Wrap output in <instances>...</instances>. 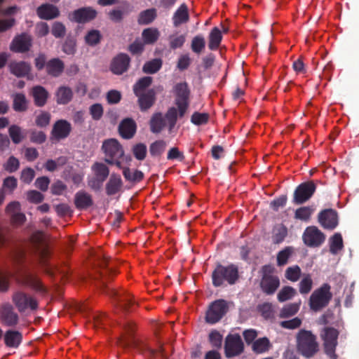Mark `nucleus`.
I'll use <instances>...</instances> for the list:
<instances>
[{
  "label": "nucleus",
  "instance_id": "1",
  "mask_svg": "<svg viewBox=\"0 0 359 359\" xmlns=\"http://www.w3.org/2000/svg\"><path fill=\"white\" fill-rule=\"evenodd\" d=\"M123 333L118 339V344L123 347H134L137 348L148 359H165L162 345L158 349H154L141 342L135 336V326L133 321L126 320L121 324Z\"/></svg>",
  "mask_w": 359,
  "mask_h": 359
},
{
  "label": "nucleus",
  "instance_id": "2",
  "mask_svg": "<svg viewBox=\"0 0 359 359\" xmlns=\"http://www.w3.org/2000/svg\"><path fill=\"white\" fill-rule=\"evenodd\" d=\"M111 271H95L93 278L100 287H104V292L114 299L117 305L126 311H128L133 305L135 301L129 293L126 291H118L114 288H109L106 286L107 282L111 278Z\"/></svg>",
  "mask_w": 359,
  "mask_h": 359
},
{
  "label": "nucleus",
  "instance_id": "3",
  "mask_svg": "<svg viewBox=\"0 0 359 359\" xmlns=\"http://www.w3.org/2000/svg\"><path fill=\"white\" fill-rule=\"evenodd\" d=\"M297 348L305 358L313 357L318 351L316 336L311 331L299 330L297 335Z\"/></svg>",
  "mask_w": 359,
  "mask_h": 359
},
{
  "label": "nucleus",
  "instance_id": "4",
  "mask_svg": "<svg viewBox=\"0 0 359 359\" xmlns=\"http://www.w3.org/2000/svg\"><path fill=\"white\" fill-rule=\"evenodd\" d=\"M330 289L331 287L329 284L324 283L322 286L313 292L309 298V306L311 310L318 312L329 304L332 298Z\"/></svg>",
  "mask_w": 359,
  "mask_h": 359
},
{
  "label": "nucleus",
  "instance_id": "5",
  "mask_svg": "<svg viewBox=\"0 0 359 359\" xmlns=\"http://www.w3.org/2000/svg\"><path fill=\"white\" fill-rule=\"evenodd\" d=\"M224 354L227 358L241 355L245 350L244 343L238 334H229L224 340Z\"/></svg>",
  "mask_w": 359,
  "mask_h": 359
},
{
  "label": "nucleus",
  "instance_id": "6",
  "mask_svg": "<svg viewBox=\"0 0 359 359\" xmlns=\"http://www.w3.org/2000/svg\"><path fill=\"white\" fill-rule=\"evenodd\" d=\"M227 302L224 299H217L212 302L205 314V322L213 325L219 322L228 311Z\"/></svg>",
  "mask_w": 359,
  "mask_h": 359
},
{
  "label": "nucleus",
  "instance_id": "7",
  "mask_svg": "<svg viewBox=\"0 0 359 359\" xmlns=\"http://www.w3.org/2000/svg\"><path fill=\"white\" fill-rule=\"evenodd\" d=\"M316 190V184L313 180L301 183L294 189L292 203L295 205L306 203L313 196Z\"/></svg>",
  "mask_w": 359,
  "mask_h": 359
},
{
  "label": "nucleus",
  "instance_id": "8",
  "mask_svg": "<svg viewBox=\"0 0 359 359\" xmlns=\"http://www.w3.org/2000/svg\"><path fill=\"white\" fill-rule=\"evenodd\" d=\"M339 332L334 327H327L323 330L321 334L323 340V345L325 353L332 359H336L335 354L336 346H337V339Z\"/></svg>",
  "mask_w": 359,
  "mask_h": 359
},
{
  "label": "nucleus",
  "instance_id": "9",
  "mask_svg": "<svg viewBox=\"0 0 359 359\" xmlns=\"http://www.w3.org/2000/svg\"><path fill=\"white\" fill-rule=\"evenodd\" d=\"M175 104L177 108L171 107L167 110L165 113V118L168 121V129L169 133H172L177 123L178 117L182 118L185 115L189 108V102H183L182 103H175Z\"/></svg>",
  "mask_w": 359,
  "mask_h": 359
},
{
  "label": "nucleus",
  "instance_id": "10",
  "mask_svg": "<svg viewBox=\"0 0 359 359\" xmlns=\"http://www.w3.org/2000/svg\"><path fill=\"white\" fill-rule=\"evenodd\" d=\"M102 149L105 154L104 161L116 158H123L124 151L121 144L116 139H109L103 142Z\"/></svg>",
  "mask_w": 359,
  "mask_h": 359
},
{
  "label": "nucleus",
  "instance_id": "11",
  "mask_svg": "<svg viewBox=\"0 0 359 359\" xmlns=\"http://www.w3.org/2000/svg\"><path fill=\"white\" fill-rule=\"evenodd\" d=\"M304 243L309 247H319L325 240V234L315 226L306 228L302 235Z\"/></svg>",
  "mask_w": 359,
  "mask_h": 359
},
{
  "label": "nucleus",
  "instance_id": "12",
  "mask_svg": "<svg viewBox=\"0 0 359 359\" xmlns=\"http://www.w3.org/2000/svg\"><path fill=\"white\" fill-rule=\"evenodd\" d=\"M97 16V11L90 6L82 7L74 11L69 16L71 21L79 24H84L95 20Z\"/></svg>",
  "mask_w": 359,
  "mask_h": 359
},
{
  "label": "nucleus",
  "instance_id": "13",
  "mask_svg": "<svg viewBox=\"0 0 359 359\" xmlns=\"http://www.w3.org/2000/svg\"><path fill=\"white\" fill-rule=\"evenodd\" d=\"M318 222L323 229L333 230L339 224L337 212L332 208L323 210L318 213Z\"/></svg>",
  "mask_w": 359,
  "mask_h": 359
},
{
  "label": "nucleus",
  "instance_id": "14",
  "mask_svg": "<svg viewBox=\"0 0 359 359\" xmlns=\"http://www.w3.org/2000/svg\"><path fill=\"white\" fill-rule=\"evenodd\" d=\"M13 302L20 312H24L29 308L36 310L38 308L37 301L24 292H16L13 297Z\"/></svg>",
  "mask_w": 359,
  "mask_h": 359
},
{
  "label": "nucleus",
  "instance_id": "15",
  "mask_svg": "<svg viewBox=\"0 0 359 359\" xmlns=\"http://www.w3.org/2000/svg\"><path fill=\"white\" fill-rule=\"evenodd\" d=\"M238 272V271H213L212 283L215 287H219L225 282L234 284L239 277Z\"/></svg>",
  "mask_w": 359,
  "mask_h": 359
},
{
  "label": "nucleus",
  "instance_id": "16",
  "mask_svg": "<svg viewBox=\"0 0 359 359\" xmlns=\"http://www.w3.org/2000/svg\"><path fill=\"white\" fill-rule=\"evenodd\" d=\"M32 45V39L27 33H22L16 36L12 41L10 49L15 53H26L30 50Z\"/></svg>",
  "mask_w": 359,
  "mask_h": 359
},
{
  "label": "nucleus",
  "instance_id": "17",
  "mask_svg": "<svg viewBox=\"0 0 359 359\" xmlns=\"http://www.w3.org/2000/svg\"><path fill=\"white\" fill-rule=\"evenodd\" d=\"M130 58L126 53H118L111 60L110 70L116 75L126 72L130 67Z\"/></svg>",
  "mask_w": 359,
  "mask_h": 359
},
{
  "label": "nucleus",
  "instance_id": "18",
  "mask_svg": "<svg viewBox=\"0 0 359 359\" xmlns=\"http://www.w3.org/2000/svg\"><path fill=\"white\" fill-rule=\"evenodd\" d=\"M72 131L71 124L66 120L60 119L57 121L53 126L50 135L52 141H60L67 138Z\"/></svg>",
  "mask_w": 359,
  "mask_h": 359
},
{
  "label": "nucleus",
  "instance_id": "19",
  "mask_svg": "<svg viewBox=\"0 0 359 359\" xmlns=\"http://www.w3.org/2000/svg\"><path fill=\"white\" fill-rule=\"evenodd\" d=\"M280 285V280L277 276L265 273L260 283L262 291L266 294H273Z\"/></svg>",
  "mask_w": 359,
  "mask_h": 359
},
{
  "label": "nucleus",
  "instance_id": "20",
  "mask_svg": "<svg viewBox=\"0 0 359 359\" xmlns=\"http://www.w3.org/2000/svg\"><path fill=\"white\" fill-rule=\"evenodd\" d=\"M136 130L137 124L131 118H126L119 123L118 133L123 139H131L135 135Z\"/></svg>",
  "mask_w": 359,
  "mask_h": 359
},
{
  "label": "nucleus",
  "instance_id": "21",
  "mask_svg": "<svg viewBox=\"0 0 359 359\" xmlns=\"http://www.w3.org/2000/svg\"><path fill=\"white\" fill-rule=\"evenodd\" d=\"M0 317L1 321L7 326H14L18 323V315L14 311L13 307L8 304L2 306Z\"/></svg>",
  "mask_w": 359,
  "mask_h": 359
},
{
  "label": "nucleus",
  "instance_id": "22",
  "mask_svg": "<svg viewBox=\"0 0 359 359\" xmlns=\"http://www.w3.org/2000/svg\"><path fill=\"white\" fill-rule=\"evenodd\" d=\"M136 96L138 97L137 102L142 111H146L150 109L154 104L156 99V92L154 89H149Z\"/></svg>",
  "mask_w": 359,
  "mask_h": 359
},
{
  "label": "nucleus",
  "instance_id": "23",
  "mask_svg": "<svg viewBox=\"0 0 359 359\" xmlns=\"http://www.w3.org/2000/svg\"><path fill=\"white\" fill-rule=\"evenodd\" d=\"M36 14L40 19L49 20L57 18L60 11L53 4H43L37 8Z\"/></svg>",
  "mask_w": 359,
  "mask_h": 359
},
{
  "label": "nucleus",
  "instance_id": "24",
  "mask_svg": "<svg viewBox=\"0 0 359 359\" xmlns=\"http://www.w3.org/2000/svg\"><path fill=\"white\" fill-rule=\"evenodd\" d=\"M150 131L154 134L160 133L168 124L165 114L161 112H155L152 114L149 120Z\"/></svg>",
  "mask_w": 359,
  "mask_h": 359
},
{
  "label": "nucleus",
  "instance_id": "25",
  "mask_svg": "<svg viewBox=\"0 0 359 359\" xmlns=\"http://www.w3.org/2000/svg\"><path fill=\"white\" fill-rule=\"evenodd\" d=\"M123 4L124 6L123 9L119 8H114L108 13V18L111 22L121 23L123 20L125 15L133 11V8L128 1H123Z\"/></svg>",
  "mask_w": 359,
  "mask_h": 359
},
{
  "label": "nucleus",
  "instance_id": "26",
  "mask_svg": "<svg viewBox=\"0 0 359 359\" xmlns=\"http://www.w3.org/2000/svg\"><path fill=\"white\" fill-rule=\"evenodd\" d=\"M123 182L120 175L113 172L105 186L107 196L116 194L122 188Z\"/></svg>",
  "mask_w": 359,
  "mask_h": 359
},
{
  "label": "nucleus",
  "instance_id": "27",
  "mask_svg": "<svg viewBox=\"0 0 359 359\" xmlns=\"http://www.w3.org/2000/svg\"><path fill=\"white\" fill-rule=\"evenodd\" d=\"M175 95V103L189 102L190 90L186 82L177 83L173 88Z\"/></svg>",
  "mask_w": 359,
  "mask_h": 359
},
{
  "label": "nucleus",
  "instance_id": "28",
  "mask_svg": "<svg viewBox=\"0 0 359 359\" xmlns=\"http://www.w3.org/2000/svg\"><path fill=\"white\" fill-rule=\"evenodd\" d=\"M93 204L92 196L84 191H79L74 196V205L78 210H84Z\"/></svg>",
  "mask_w": 359,
  "mask_h": 359
},
{
  "label": "nucleus",
  "instance_id": "29",
  "mask_svg": "<svg viewBox=\"0 0 359 359\" xmlns=\"http://www.w3.org/2000/svg\"><path fill=\"white\" fill-rule=\"evenodd\" d=\"M8 67L11 73L17 77H24L27 75L31 70L30 65L24 61L11 62Z\"/></svg>",
  "mask_w": 359,
  "mask_h": 359
},
{
  "label": "nucleus",
  "instance_id": "30",
  "mask_svg": "<svg viewBox=\"0 0 359 359\" xmlns=\"http://www.w3.org/2000/svg\"><path fill=\"white\" fill-rule=\"evenodd\" d=\"M189 20V15L187 6L185 4H182L172 16L173 25L175 27H177L182 24L187 22Z\"/></svg>",
  "mask_w": 359,
  "mask_h": 359
},
{
  "label": "nucleus",
  "instance_id": "31",
  "mask_svg": "<svg viewBox=\"0 0 359 359\" xmlns=\"http://www.w3.org/2000/svg\"><path fill=\"white\" fill-rule=\"evenodd\" d=\"M47 73L54 77L59 76L64 70L63 62L59 58L50 60L46 65Z\"/></svg>",
  "mask_w": 359,
  "mask_h": 359
},
{
  "label": "nucleus",
  "instance_id": "32",
  "mask_svg": "<svg viewBox=\"0 0 359 359\" xmlns=\"http://www.w3.org/2000/svg\"><path fill=\"white\" fill-rule=\"evenodd\" d=\"M24 283L41 294L47 293L46 287L42 284L41 280L35 276L31 274L25 275Z\"/></svg>",
  "mask_w": 359,
  "mask_h": 359
},
{
  "label": "nucleus",
  "instance_id": "33",
  "mask_svg": "<svg viewBox=\"0 0 359 359\" xmlns=\"http://www.w3.org/2000/svg\"><path fill=\"white\" fill-rule=\"evenodd\" d=\"M22 340V334L15 330H8L4 335L5 344L11 348L19 346Z\"/></svg>",
  "mask_w": 359,
  "mask_h": 359
},
{
  "label": "nucleus",
  "instance_id": "34",
  "mask_svg": "<svg viewBox=\"0 0 359 359\" xmlns=\"http://www.w3.org/2000/svg\"><path fill=\"white\" fill-rule=\"evenodd\" d=\"M222 40V32L218 27H213L208 35V48L211 50H217L220 46Z\"/></svg>",
  "mask_w": 359,
  "mask_h": 359
},
{
  "label": "nucleus",
  "instance_id": "35",
  "mask_svg": "<svg viewBox=\"0 0 359 359\" xmlns=\"http://www.w3.org/2000/svg\"><path fill=\"white\" fill-rule=\"evenodd\" d=\"M32 95L35 104L38 107H43L46 103L48 93L43 87L36 86L32 88Z\"/></svg>",
  "mask_w": 359,
  "mask_h": 359
},
{
  "label": "nucleus",
  "instance_id": "36",
  "mask_svg": "<svg viewBox=\"0 0 359 359\" xmlns=\"http://www.w3.org/2000/svg\"><path fill=\"white\" fill-rule=\"evenodd\" d=\"M157 17V11L154 8L146 9L139 13L137 22L141 25L151 24Z\"/></svg>",
  "mask_w": 359,
  "mask_h": 359
},
{
  "label": "nucleus",
  "instance_id": "37",
  "mask_svg": "<svg viewBox=\"0 0 359 359\" xmlns=\"http://www.w3.org/2000/svg\"><path fill=\"white\" fill-rule=\"evenodd\" d=\"M56 102L59 104H68L73 97V92L69 87L61 86L56 93Z\"/></svg>",
  "mask_w": 359,
  "mask_h": 359
},
{
  "label": "nucleus",
  "instance_id": "38",
  "mask_svg": "<svg viewBox=\"0 0 359 359\" xmlns=\"http://www.w3.org/2000/svg\"><path fill=\"white\" fill-rule=\"evenodd\" d=\"M271 345L269 339L264 337L256 339L252 344V350L257 354L265 353L269 350Z\"/></svg>",
  "mask_w": 359,
  "mask_h": 359
},
{
  "label": "nucleus",
  "instance_id": "39",
  "mask_svg": "<svg viewBox=\"0 0 359 359\" xmlns=\"http://www.w3.org/2000/svg\"><path fill=\"white\" fill-rule=\"evenodd\" d=\"M94 177L105 181L109 175V168L103 163L95 162L91 166Z\"/></svg>",
  "mask_w": 359,
  "mask_h": 359
},
{
  "label": "nucleus",
  "instance_id": "40",
  "mask_svg": "<svg viewBox=\"0 0 359 359\" xmlns=\"http://www.w3.org/2000/svg\"><path fill=\"white\" fill-rule=\"evenodd\" d=\"M294 253L295 249L293 247H285L277 254V265L280 267L285 266Z\"/></svg>",
  "mask_w": 359,
  "mask_h": 359
},
{
  "label": "nucleus",
  "instance_id": "41",
  "mask_svg": "<svg viewBox=\"0 0 359 359\" xmlns=\"http://www.w3.org/2000/svg\"><path fill=\"white\" fill-rule=\"evenodd\" d=\"M13 108L15 111L23 112L27 109V100L23 93H15L13 95Z\"/></svg>",
  "mask_w": 359,
  "mask_h": 359
},
{
  "label": "nucleus",
  "instance_id": "42",
  "mask_svg": "<svg viewBox=\"0 0 359 359\" xmlns=\"http://www.w3.org/2000/svg\"><path fill=\"white\" fill-rule=\"evenodd\" d=\"M123 175L126 180L133 183L140 182L144 178V173L141 170H132L128 167L123 168Z\"/></svg>",
  "mask_w": 359,
  "mask_h": 359
},
{
  "label": "nucleus",
  "instance_id": "43",
  "mask_svg": "<svg viewBox=\"0 0 359 359\" xmlns=\"http://www.w3.org/2000/svg\"><path fill=\"white\" fill-rule=\"evenodd\" d=\"M160 33L156 28L144 29L142 33V39L145 44H153L159 38Z\"/></svg>",
  "mask_w": 359,
  "mask_h": 359
},
{
  "label": "nucleus",
  "instance_id": "44",
  "mask_svg": "<svg viewBox=\"0 0 359 359\" xmlns=\"http://www.w3.org/2000/svg\"><path fill=\"white\" fill-rule=\"evenodd\" d=\"M151 76H144L140 79L133 86V92L135 95L144 93V90L151 84Z\"/></svg>",
  "mask_w": 359,
  "mask_h": 359
},
{
  "label": "nucleus",
  "instance_id": "45",
  "mask_svg": "<svg viewBox=\"0 0 359 359\" xmlns=\"http://www.w3.org/2000/svg\"><path fill=\"white\" fill-rule=\"evenodd\" d=\"M85 42L90 46L99 44L102 39V34L97 29H91L85 36Z\"/></svg>",
  "mask_w": 359,
  "mask_h": 359
},
{
  "label": "nucleus",
  "instance_id": "46",
  "mask_svg": "<svg viewBox=\"0 0 359 359\" xmlns=\"http://www.w3.org/2000/svg\"><path fill=\"white\" fill-rule=\"evenodd\" d=\"M161 67L162 60L159 58H156L145 62L143 65L142 71L146 74H155Z\"/></svg>",
  "mask_w": 359,
  "mask_h": 359
},
{
  "label": "nucleus",
  "instance_id": "47",
  "mask_svg": "<svg viewBox=\"0 0 359 359\" xmlns=\"http://www.w3.org/2000/svg\"><path fill=\"white\" fill-rule=\"evenodd\" d=\"M300 302L285 305L280 312V317L286 318L294 316L299 311Z\"/></svg>",
  "mask_w": 359,
  "mask_h": 359
},
{
  "label": "nucleus",
  "instance_id": "48",
  "mask_svg": "<svg viewBox=\"0 0 359 359\" xmlns=\"http://www.w3.org/2000/svg\"><path fill=\"white\" fill-rule=\"evenodd\" d=\"M314 209L310 206H303L297 208L294 212V218L302 221H309Z\"/></svg>",
  "mask_w": 359,
  "mask_h": 359
},
{
  "label": "nucleus",
  "instance_id": "49",
  "mask_svg": "<svg viewBox=\"0 0 359 359\" xmlns=\"http://www.w3.org/2000/svg\"><path fill=\"white\" fill-rule=\"evenodd\" d=\"M205 46V41L202 35H196L191 41V48L196 54H200Z\"/></svg>",
  "mask_w": 359,
  "mask_h": 359
},
{
  "label": "nucleus",
  "instance_id": "50",
  "mask_svg": "<svg viewBox=\"0 0 359 359\" xmlns=\"http://www.w3.org/2000/svg\"><path fill=\"white\" fill-rule=\"evenodd\" d=\"M343 239L339 233H336L331 238V243L330 246V251L332 254H337L343 248Z\"/></svg>",
  "mask_w": 359,
  "mask_h": 359
},
{
  "label": "nucleus",
  "instance_id": "51",
  "mask_svg": "<svg viewBox=\"0 0 359 359\" xmlns=\"http://www.w3.org/2000/svg\"><path fill=\"white\" fill-rule=\"evenodd\" d=\"M166 143L164 140H156L149 147V152L152 156H160L165 151Z\"/></svg>",
  "mask_w": 359,
  "mask_h": 359
},
{
  "label": "nucleus",
  "instance_id": "52",
  "mask_svg": "<svg viewBox=\"0 0 359 359\" xmlns=\"http://www.w3.org/2000/svg\"><path fill=\"white\" fill-rule=\"evenodd\" d=\"M186 41V36L184 34H172L169 36V45L171 49H177L183 46Z\"/></svg>",
  "mask_w": 359,
  "mask_h": 359
},
{
  "label": "nucleus",
  "instance_id": "53",
  "mask_svg": "<svg viewBox=\"0 0 359 359\" xmlns=\"http://www.w3.org/2000/svg\"><path fill=\"white\" fill-rule=\"evenodd\" d=\"M35 253L40 258L41 262H44L45 259L48 257L49 251L48 247L41 243L39 239L34 241Z\"/></svg>",
  "mask_w": 359,
  "mask_h": 359
},
{
  "label": "nucleus",
  "instance_id": "54",
  "mask_svg": "<svg viewBox=\"0 0 359 359\" xmlns=\"http://www.w3.org/2000/svg\"><path fill=\"white\" fill-rule=\"evenodd\" d=\"M222 335L216 330H213L209 333L208 341L213 348H221L222 346Z\"/></svg>",
  "mask_w": 359,
  "mask_h": 359
},
{
  "label": "nucleus",
  "instance_id": "55",
  "mask_svg": "<svg viewBox=\"0 0 359 359\" xmlns=\"http://www.w3.org/2000/svg\"><path fill=\"white\" fill-rule=\"evenodd\" d=\"M76 39L71 36H68L62 44V50L67 55H74L76 50Z\"/></svg>",
  "mask_w": 359,
  "mask_h": 359
},
{
  "label": "nucleus",
  "instance_id": "56",
  "mask_svg": "<svg viewBox=\"0 0 359 359\" xmlns=\"http://www.w3.org/2000/svg\"><path fill=\"white\" fill-rule=\"evenodd\" d=\"M132 151L137 160L143 161L147 156V146L144 143L136 144L133 146Z\"/></svg>",
  "mask_w": 359,
  "mask_h": 359
},
{
  "label": "nucleus",
  "instance_id": "57",
  "mask_svg": "<svg viewBox=\"0 0 359 359\" xmlns=\"http://www.w3.org/2000/svg\"><path fill=\"white\" fill-rule=\"evenodd\" d=\"M296 294L295 290L290 286H285L278 294V299L280 302L292 299Z\"/></svg>",
  "mask_w": 359,
  "mask_h": 359
},
{
  "label": "nucleus",
  "instance_id": "58",
  "mask_svg": "<svg viewBox=\"0 0 359 359\" xmlns=\"http://www.w3.org/2000/svg\"><path fill=\"white\" fill-rule=\"evenodd\" d=\"M9 135L15 144H19L22 140L24 136L22 134L20 127L16 125H12L8 129Z\"/></svg>",
  "mask_w": 359,
  "mask_h": 359
},
{
  "label": "nucleus",
  "instance_id": "59",
  "mask_svg": "<svg viewBox=\"0 0 359 359\" xmlns=\"http://www.w3.org/2000/svg\"><path fill=\"white\" fill-rule=\"evenodd\" d=\"M66 27L61 22H55L52 25L51 34L57 39H60L66 34Z\"/></svg>",
  "mask_w": 359,
  "mask_h": 359
},
{
  "label": "nucleus",
  "instance_id": "60",
  "mask_svg": "<svg viewBox=\"0 0 359 359\" xmlns=\"http://www.w3.org/2000/svg\"><path fill=\"white\" fill-rule=\"evenodd\" d=\"M313 280L310 275L305 276L299 283V292L308 294L312 288Z\"/></svg>",
  "mask_w": 359,
  "mask_h": 359
},
{
  "label": "nucleus",
  "instance_id": "61",
  "mask_svg": "<svg viewBox=\"0 0 359 359\" xmlns=\"http://www.w3.org/2000/svg\"><path fill=\"white\" fill-rule=\"evenodd\" d=\"M90 114L95 121H99L103 116L104 109L101 104H92L89 108Z\"/></svg>",
  "mask_w": 359,
  "mask_h": 359
},
{
  "label": "nucleus",
  "instance_id": "62",
  "mask_svg": "<svg viewBox=\"0 0 359 359\" xmlns=\"http://www.w3.org/2000/svg\"><path fill=\"white\" fill-rule=\"evenodd\" d=\"M50 114L47 111H41L36 118L35 123L38 127L44 128L49 125Z\"/></svg>",
  "mask_w": 359,
  "mask_h": 359
},
{
  "label": "nucleus",
  "instance_id": "63",
  "mask_svg": "<svg viewBox=\"0 0 359 359\" xmlns=\"http://www.w3.org/2000/svg\"><path fill=\"white\" fill-rule=\"evenodd\" d=\"M208 119V114L194 112L191 116V121L196 126H200L206 123Z\"/></svg>",
  "mask_w": 359,
  "mask_h": 359
},
{
  "label": "nucleus",
  "instance_id": "64",
  "mask_svg": "<svg viewBox=\"0 0 359 359\" xmlns=\"http://www.w3.org/2000/svg\"><path fill=\"white\" fill-rule=\"evenodd\" d=\"M20 162L18 159L14 156H10L4 164V169L8 172H14L18 170Z\"/></svg>",
  "mask_w": 359,
  "mask_h": 359
}]
</instances>
